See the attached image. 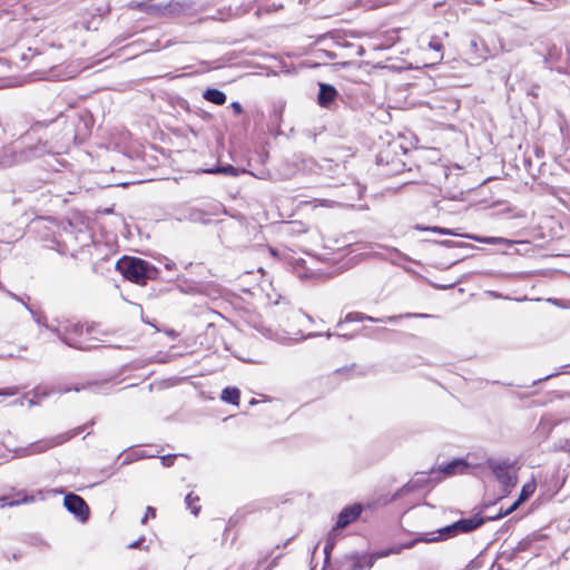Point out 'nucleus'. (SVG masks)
I'll return each instance as SVG.
<instances>
[{"instance_id": "obj_3", "label": "nucleus", "mask_w": 570, "mask_h": 570, "mask_svg": "<svg viewBox=\"0 0 570 570\" xmlns=\"http://www.w3.org/2000/svg\"><path fill=\"white\" fill-rule=\"evenodd\" d=\"M66 509L71 512L81 522H85L89 515V508L83 499L77 494H67L63 500Z\"/></svg>"}, {"instance_id": "obj_22", "label": "nucleus", "mask_w": 570, "mask_h": 570, "mask_svg": "<svg viewBox=\"0 0 570 570\" xmlns=\"http://www.w3.org/2000/svg\"><path fill=\"white\" fill-rule=\"evenodd\" d=\"M138 542H132V544H130L129 547L130 548H134V547H137Z\"/></svg>"}, {"instance_id": "obj_15", "label": "nucleus", "mask_w": 570, "mask_h": 570, "mask_svg": "<svg viewBox=\"0 0 570 570\" xmlns=\"http://www.w3.org/2000/svg\"><path fill=\"white\" fill-rule=\"evenodd\" d=\"M431 230L442 235H453V233H451L450 230L440 227H433Z\"/></svg>"}, {"instance_id": "obj_20", "label": "nucleus", "mask_w": 570, "mask_h": 570, "mask_svg": "<svg viewBox=\"0 0 570 570\" xmlns=\"http://www.w3.org/2000/svg\"><path fill=\"white\" fill-rule=\"evenodd\" d=\"M331 548H332V546H330V544H326V546H325V553H326V554L330 552Z\"/></svg>"}, {"instance_id": "obj_18", "label": "nucleus", "mask_w": 570, "mask_h": 570, "mask_svg": "<svg viewBox=\"0 0 570 570\" xmlns=\"http://www.w3.org/2000/svg\"><path fill=\"white\" fill-rule=\"evenodd\" d=\"M220 171L226 173V174L236 175L235 169L233 167H230V166L223 168Z\"/></svg>"}, {"instance_id": "obj_9", "label": "nucleus", "mask_w": 570, "mask_h": 570, "mask_svg": "<svg viewBox=\"0 0 570 570\" xmlns=\"http://www.w3.org/2000/svg\"><path fill=\"white\" fill-rule=\"evenodd\" d=\"M204 98L215 105H224L226 102V95L217 89H207L204 92Z\"/></svg>"}, {"instance_id": "obj_2", "label": "nucleus", "mask_w": 570, "mask_h": 570, "mask_svg": "<svg viewBox=\"0 0 570 570\" xmlns=\"http://www.w3.org/2000/svg\"><path fill=\"white\" fill-rule=\"evenodd\" d=\"M117 269L129 281L145 284L146 279L156 276V269L140 258L124 257L117 262Z\"/></svg>"}, {"instance_id": "obj_17", "label": "nucleus", "mask_w": 570, "mask_h": 570, "mask_svg": "<svg viewBox=\"0 0 570 570\" xmlns=\"http://www.w3.org/2000/svg\"><path fill=\"white\" fill-rule=\"evenodd\" d=\"M232 108L234 109V111H235L236 114H240V112H242V110H243V109H242L240 104H239V102H236V101L232 104Z\"/></svg>"}, {"instance_id": "obj_5", "label": "nucleus", "mask_w": 570, "mask_h": 570, "mask_svg": "<svg viewBox=\"0 0 570 570\" xmlns=\"http://www.w3.org/2000/svg\"><path fill=\"white\" fill-rule=\"evenodd\" d=\"M362 507L360 504H354L352 507L344 509L338 515L336 528H345L346 525L355 521L360 517Z\"/></svg>"}, {"instance_id": "obj_21", "label": "nucleus", "mask_w": 570, "mask_h": 570, "mask_svg": "<svg viewBox=\"0 0 570 570\" xmlns=\"http://www.w3.org/2000/svg\"><path fill=\"white\" fill-rule=\"evenodd\" d=\"M36 321H37V323H39V324H40V323H41V317H40V316H37V317H36Z\"/></svg>"}, {"instance_id": "obj_6", "label": "nucleus", "mask_w": 570, "mask_h": 570, "mask_svg": "<svg viewBox=\"0 0 570 570\" xmlns=\"http://www.w3.org/2000/svg\"><path fill=\"white\" fill-rule=\"evenodd\" d=\"M469 469V463L463 459L453 460L444 465H440L438 473L451 476L455 474H462Z\"/></svg>"}, {"instance_id": "obj_10", "label": "nucleus", "mask_w": 570, "mask_h": 570, "mask_svg": "<svg viewBox=\"0 0 570 570\" xmlns=\"http://www.w3.org/2000/svg\"><path fill=\"white\" fill-rule=\"evenodd\" d=\"M240 393L235 387H226L222 393V400L227 403L238 405Z\"/></svg>"}, {"instance_id": "obj_16", "label": "nucleus", "mask_w": 570, "mask_h": 570, "mask_svg": "<svg viewBox=\"0 0 570 570\" xmlns=\"http://www.w3.org/2000/svg\"><path fill=\"white\" fill-rule=\"evenodd\" d=\"M560 450H562V451H564V452H569V453H570V439H569V440L563 441V442L560 444Z\"/></svg>"}, {"instance_id": "obj_14", "label": "nucleus", "mask_w": 570, "mask_h": 570, "mask_svg": "<svg viewBox=\"0 0 570 570\" xmlns=\"http://www.w3.org/2000/svg\"><path fill=\"white\" fill-rule=\"evenodd\" d=\"M155 517V510L153 508H147L146 515L142 518L141 522L145 523L148 518Z\"/></svg>"}, {"instance_id": "obj_7", "label": "nucleus", "mask_w": 570, "mask_h": 570, "mask_svg": "<svg viewBox=\"0 0 570 570\" xmlns=\"http://www.w3.org/2000/svg\"><path fill=\"white\" fill-rule=\"evenodd\" d=\"M493 473L495 474L497 479L502 483L508 491L509 488H512L517 483V476L514 473H511L510 470L505 466H493Z\"/></svg>"}, {"instance_id": "obj_12", "label": "nucleus", "mask_w": 570, "mask_h": 570, "mask_svg": "<svg viewBox=\"0 0 570 570\" xmlns=\"http://www.w3.org/2000/svg\"><path fill=\"white\" fill-rule=\"evenodd\" d=\"M199 501L198 497H194L191 493L186 497V504L190 509L194 515H197L200 507L197 504Z\"/></svg>"}, {"instance_id": "obj_11", "label": "nucleus", "mask_w": 570, "mask_h": 570, "mask_svg": "<svg viewBox=\"0 0 570 570\" xmlns=\"http://www.w3.org/2000/svg\"><path fill=\"white\" fill-rule=\"evenodd\" d=\"M345 320L347 322L363 321V320H370V321H376V322H393L396 320V317L391 316V317H386V318L374 320V318L365 316L363 314L355 313V314H348Z\"/></svg>"}, {"instance_id": "obj_19", "label": "nucleus", "mask_w": 570, "mask_h": 570, "mask_svg": "<svg viewBox=\"0 0 570 570\" xmlns=\"http://www.w3.org/2000/svg\"><path fill=\"white\" fill-rule=\"evenodd\" d=\"M161 462L164 465H170L171 464V459L170 458H161Z\"/></svg>"}, {"instance_id": "obj_1", "label": "nucleus", "mask_w": 570, "mask_h": 570, "mask_svg": "<svg viewBox=\"0 0 570 570\" xmlns=\"http://www.w3.org/2000/svg\"><path fill=\"white\" fill-rule=\"evenodd\" d=\"M483 520L481 518H470L460 520L451 525L440 529L436 533L423 534L413 541L404 543L399 547H394L387 552L381 553L385 557L390 553H400L403 549H411L416 542H438L444 538L453 537L459 532H469L481 525Z\"/></svg>"}, {"instance_id": "obj_13", "label": "nucleus", "mask_w": 570, "mask_h": 570, "mask_svg": "<svg viewBox=\"0 0 570 570\" xmlns=\"http://www.w3.org/2000/svg\"><path fill=\"white\" fill-rule=\"evenodd\" d=\"M472 238L480 243H485V244H500V243L505 242V239H503L501 237H472Z\"/></svg>"}, {"instance_id": "obj_4", "label": "nucleus", "mask_w": 570, "mask_h": 570, "mask_svg": "<svg viewBox=\"0 0 570 570\" xmlns=\"http://www.w3.org/2000/svg\"><path fill=\"white\" fill-rule=\"evenodd\" d=\"M535 489L537 483L534 480H531L523 484L519 499L509 509L500 513V517H505L515 511L524 501H527L534 493Z\"/></svg>"}, {"instance_id": "obj_8", "label": "nucleus", "mask_w": 570, "mask_h": 570, "mask_svg": "<svg viewBox=\"0 0 570 570\" xmlns=\"http://www.w3.org/2000/svg\"><path fill=\"white\" fill-rule=\"evenodd\" d=\"M336 96V90L334 87L328 85H321L320 94H318V100L320 104L325 106L328 102L333 101Z\"/></svg>"}]
</instances>
